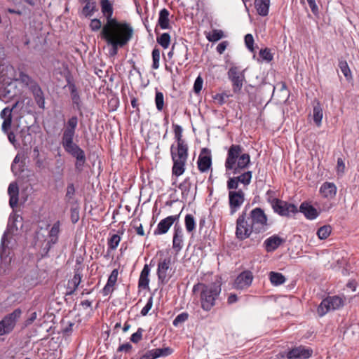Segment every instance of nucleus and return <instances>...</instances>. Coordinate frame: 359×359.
<instances>
[{"mask_svg":"<svg viewBox=\"0 0 359 359\" xmlns=\"http://www.w3.org/2000/svg\"><path fill=\"white\" fill-rule=\"evenodd\" d=\"M268 228V218L264 210L255 208L248 215L245 209L236 219V236L238 240L243 241L252 233H263Z\"/></svg>","mask_w":359,"mask_h":359,"instance_id":"nucleus-1","label":"nucleus"},{"mask_svg":"<svg viewBox=\"0 0 359 359\" xmlns=\"http://www.w3.org/2000/svg\"><path fill=\"white\" fill-rule=\"evenodd\" d=\"M134 30L133 27H127L117 29L101 31L100 37L111 48L109 50L110 56L118 54V48L128 43L133 38Z\"/></svg>","mask_w":359,"mask_h":359,"instance_id":"nucleus-2","label":"nucleus"},{"mask_svg":"<svg viewBox=\"0 0 359 359\" xmlns=\"http://www.w3.org/2000/svg\"><path fill=\"white\" fill-rule=\"evenodd\" d=\"M221 290V284L217 282L209 284L198 283L192 289L194 293L200 292L201 306L205 311H210L215 305Z\"/></svg>","mask_w":359,"mask_h":359,"instance_id":"nucleus-3","label":"nucleus"},{"mask_svg":"<svg viewBox=\"0 0 359 359\" xmlns=\"http://www.w3.org/2000/svg\"><path fill=\"white\" fill-rule=\"evenodd\" d=\"M100 7L101 12L106 20L101 31L132 27L130 23L118 21L113 17L114 8L109 0H100Z\"/></svg>","mask_w":359,"mask_h":359,"instance_id":"nucleus-4","label":"nucleus"},{"mask_svg":"<svg viewBox=\"0 0 359 359\" xmlns=\"http://www.w3.org/2000/svg\"><path fill=\"white\" fill-rule=\"evenodd\" d=\"M72 137L63 136L62 146L68 154L76 159L75 169L80 172L83 170V165L86 163V155L84 151L73 142Z\"/></svg>","mask_w":359,"mask_h":359,"instance_id":"nucleus-5","label":"nucleus"},{"mask_svg":"<svg viewBox=\"0 0 359 359\" xmlns=\"http://www.w3.org/2000/svg\"><path fill=\"white\" fill-rule=\"evenodd\" d=\"M16 81H20L25 86H27L29 90L32 92L34 97V100L41 109H44L45 99L43 93L39 86V85L34 81L28 74L20 72L18 74H16V79H14L13 82L16 83Z\"/></svg>","mask_w":359,"mask_h":359,"instance_id":"nucleus-6","label":"nucleus"},{"mask_svg":"<svg viewBox=\"0 0 359 359\" xmlns=\"http://www.w3.org/2000/svg\"><path fill=\"white\" fill-rule=\"evenodd\" d=\"M21 314V309H16L12 313L4 317L0 321V336L8 334L13 330Z\"/></svg>","mask_w":359,"mask_h":359,"instance_id":"nucleus-7","label":"nucleus"},{"mask_svg":"<svg viewBox=\"0 0 359 359\" xmlns=\"http://www.w3.org/2000/svg\"><path fill=\"white\" fill-rule=\"evenodd\" d=\"M343 304L344 301L341 297L329 296L321 302L318 307L317 312L320 316H323L332 310L339 309Z\"/></svg>","mask_w":359,"mask_h":359,"instance_id":"nucleus-8","label":"nucleus"},{"mask_svg":"<svg viewBox=\"0 0 359 359\" xmlns=\"http://www.w3.org/2000/svg\"><path fill=\"white\" fill-rule=\"evenodd\" d=\"M270 202L273 211L280 216L288 217L290 214H295L298 212L295 205L280 199L273 198Z\"/></svg>","mask_w":359,"mask_h":359,"instance_id":"nucleus-9","label":"nucleus"},{"mask_svg":"<svg viewBox=\"0 0 359 359\" xmlns=\"http://www.w3.org/2000/svg\"><path fill=\"white\" fill-rule=\"evenodd\" d=\"M245 70H240L238 67L232 66L229 68L227 75L232 83V89L234 93H239L245 81Z\"/></svg>","mask_w":359,"mask_h":359,"instance_id":"nucleus-10","label":"nucleus"},{"mask_svg":"<svg viewBox=\"0 0 359 359\" xmlns=\"http://www.w3.org/2000/svg\"><path fill=\"white\" fill-rule=\"evenodd\" d=\"M170 153L172 160H187L188 145L182 136H176V144L171 145Z\"/></svg>","mask_w":359,"mask_h":359,"instance_id":"nucleus-11","label":"nucleus"},{"mask_svg":"<svg viewBox=\"0 0 359 359\" xmlns=\"http://www.w3.org/2000/svg\"><path fill=\"white\" fill-rule=\"evenodd\" d=\"M18 227L15 226L14 222L11 224L10 222L8 224L7 230L4 232L2 236L0 245V259L1 262L8 264L11 262V258L8 257L9 252H7L8 243V233H13L14 231H17Z\"/></svg>","mask_w":359,"mask_h":359,"instance_id":"nucleus-12","label":"nucleus"},{"mask_svg":"<svg viewBox=\"0 0 359 359\" xmlns=\"http://www.w3.org/2000/svg\"><path fill=\"white\" fill-rule=\"evenodd\" d=\"M245 201V193L238 191H229V205L231 215H233L242 206Z\"/></svg>","mask_w":359,"mask_h":359,"instance_id":"nucleus-13","label":"nucleus"},{"mask_svg":"<svg viewBox=\"0 0 359 359\" xmlns=\"http://www.w3.org/2000/svg\"><path fill=\"white\" fill-rule=\"evenodd\" d=\"M312 354L313 350L311 348L299 346L284 352L283 356L287 359H308Z\"/></svg>","mask_w":359,"mask_h":359,"instance_id":"nucleus-14","label":"nucleus"},{"mask_svg":"<svg viewBox=\"0 0 359 359\" xmlns=\"http://www.w3.org/2000/svg\"><path fill=\"white\" fill-rule=\"evenodd\" d=\"M19 104L18 101H15L11 106L6 107L1 111V118L4 119L3 123L1 125V129L4 133H7V135H14L13 132H10L8 133V131L11 128V124H12V111L14 110L18 105Z\"/></svg>","mask_w":359,"mask_h":359,"instance_id":"nucleus-15","label":"nucleus"},{"mask_svg":"<svg viewBox=\"0 0 359 359\" xmlns=\"http://www.w3.org/2000/svg\"><path fill=\"white\" fill-rule=\"evenodd\" d=\"M252 280V273L249 270L244 271L236 277L233 287L236 290L246 289L251 285Z\"/></svg>","mask_w":359,"mask_h":359,"instance_id":"nucleus-16","label":"nucleus"},{"mask_svg":"<svg viewBox=\"0 0 359 359\" xmlns=\"http://www.w3.org/2000/svg\"><path fill=\"white\" fill-rule=\"evenodd\" d=\"M19 90L13 81L8 83L0 88V100L7 102L18 95Z\"/></svg>","mask_w":359,"mask_h":359,"instance_id":"nucleus-17","label":"nucleus"},{"mask_svg":"<svg viewBox=\"0 0 359 359\" xmlns=\"http://www.w3.org/2000/svg\"><path fill=\"white\" fill-rule=\"evenodd\" d=\"M66 81L67 83V86L69 88V90L70 91L71 98L72 100L74 107L76 108L80 112L81 115H82V112H81L82 102H81V99L79 93L77 90V88H76L75 83L73 82L71 76H67Z\"/></svg>","mask_w":359,"mask_h":359,"instance_id":"nucleus-18","label":"nucleus"},{"mask_svg":"<svg viewBox=\"0 0 359 359\" xmlns=\"http://www.w3.org/2000/svg\"><path fill=\"white\" fill-rule=\"evenodd\" d=\"M180 214L168 216L158 224L156 229L154 231V235H162L166 233L171 226L179 220Z\"/></svg>","mask_w":359,"mask_h":359,"instance_id":"nucleus-19","label":"nucleus"},{"mask_svg":"<svg viewBox=\"0 0 359 359\" xmlns=\"http://www.w3.org/2000/svg\"><path fill=\"white\" fill-rule=\"evenodd\" d=\"M241 147L240 145L233 144L228 151L227 158L225 161L226 170H232L236 165L237 158L241 156Z\"/></svg>","mask_w":359,"mask_h":359,"instance_id":"nucleus-20","label":"nucleus"},{"mask_svg":"<svg viewBox=\"0 0 359 359\" xmlns=\"http://www.w3.org/2000/svg\"><path fill=\"white\" fill-rule=\"evenodd\" d=\"M170 258H165L159 262L157 269V276L158 280L162 283H166L170 279V276L168 274L170 266Z\"/></svg>","mask_w":359,"mask_h":359,"instance_id":"nucleus-21","label":"nucleus"},{"mask_svg":"<svg viewBox=\"0 0 359 359\" xmlns=\"http://www.w3.org/2000/svg\"><path fill=\"white\" fill-rule=\"evenodd\" d=\"M172 353V350L169 347L162 348H155L147 351L139 359H156L160 357H166Z\"/></svg>","mask_w":359,"mask_h":359,"instance_id":"nucleus-22","label":"nucleus"},{"mask_svg":"<svg viewBox=\"0 0 359 359\" xmlns=\"http://www.w3.org/2000/svg\"><path fill=\"white\" fill-rule=\"evenodd\" d=\"M183 230L181 226L176 223L174 226V234L172 238V248L177 254L183 247Z\"/></svg>","mask_w":359,"mask_h":359,"instance_id":"nucleus-23","label":"nucleus"},{"mask_svg":"<svg viewBox=\"0 0 359 359\" xmlns=\"http://www.w3.org/2000/svg\"><path fill=\"white\" fill-rule=\"evenodd\" d=\"M285 242V238L274 234L264 241V246L266 252H271L275 251Z\"/></svg>","mask_w":359,"mask_h":359,"instance_id":"nucleus-24","label":"nucleus"},{"mask_svg":"<svg viewBox=\"0 0 359 359\" xmlns=\"http://www.w3.org/2000/svg\"><path fill=\"white\" fill-rule=\"evenodd\" d=\"M81 271L79 268L76 266L74 269V275L72 280L68 281L67 284V291L66 292L67 295H72L74 292L77 290L79 284L81 281Z\"/></svg>","mask_w":359,"mask_h":359,"instance_id":"nucleus-25","label":"nucleus"},{"mask_svg":"<svg viewBox=\"0 0 359 359\" xmlns=\"http://www.w3.org/2000/svg\"><path fill=\"white\" fill-rule=\"evenodd\" d=\"M33 136H8L9 141L16 147L15 142H18L20 144V142L22 144V150L24 153H27L32 149Z\"/></svg>","mask_w":359,"mask_h":359,"instance_id":"nucleus-26","label":"nucleus"},{"mask_svg":"<svg viewBox=\"0 0 359 359\" xmlns=\"http://www.w3.org/2000/svg\"><path fill=\"white\" fill-rule=\"evenodd\" d=\"M60 222L57 221L53 224L50 230L48 232L49 240L46 245L45 249L47 252L50 249L53 245L55 244L58 241V236L60 233Z\"/></svg>","mask_w":359,"mask_h":359,"instance_id":"nucleus-27","label":"nucleus"},{"mask_svg":"<svg viewBox=\"0 0 359 359\" xmlns=\"http://www.w3.org/2000/svg\"><path fill=\"white\" fill-rule=\"evenodd\" d=\"M299 211L304 214L306 219L310 220L316 219L319 215L316 208L307 202H303L300 205Z\"/></svg>","mask_w":359,"mask_h":359,"instance_id":"nucleus-28","label":"nucleus"},{"mask_svg":"<svg viewBox=\"0 0 359 359\" xmlns=\"http://www.w3.org/2000/svg\"><path fill=\"white\" fill-rule=\"evenodd\" d=\"M320 193L325 198H333L337 194V187L333 182H324L320 187Z\"/></svg>","mask_w":359,"mask_h":359,"instance_id":"nucleus-29","label":"nucleus"},{"mask_svg":"<svg viewBox=\"0 0 359 359\" xmlns=\"http://www.w3.org/2000/svg\"><path fill=\"white\" fill-rule=\"evenodd\" d=\"M250 163V156L248 154H243L239 158H237V164L234 165L233 170V174L236 175L241 173V172L245 169Z\"/></svg>","mask_w":359,"mask_h":359,"instance_id":"nucleus-30","label":"nucleus"},{"mask_svg":"<svg viewBox=\"0 0 359 359\" xmlns=\"http://www.w3.org/2000/svg\"><path fill=\"white\" fill-rule=\"evenodd\" d=\"M0 74L4 81L6 79L13 81L14 79H16L17 72L12 65L3 64L0 65Z\"/></svg>","mask_w":359,"mask_h":359,"instance_id":"nucleus-31","label":"nucleus"},{"mask_svg":"<svg viewBox=\"0 0 359 359\" xmlns=\"http://www.w3.org/2000/svg\"><path fill=\"white\" fill-rule=\"evenodd\" d=\"M150 268L148 264H144L138 280V287L142 289L149 288Z\"/></svg>","mask_w":359,"mask_h":359,"instance_id":"nucleus-32","label":"nucleus"},{"mask_svg":"<svg viewBox=\"0 0 359 359\" xmlns=\"http://www.w3.org/2000/svg\"><path fill=\"white\" fill-rule=\"evenodd\" d=\"M98 11L97 3L95 2H87L85 6L82 8L79 12V15L81 17L86 18H91L95 12Z\"/></svg>","mask_w":359,"mask_h":359,"instance_id":"nucleus-33","label":"nucleus"},{"mask_svg":"<svg viewBox=\"0 0 359 359\" xmlns=\"http://www.w3.org/2000/svg\"><path fill=\"white\" fill-rule=\"evenodd\" d=\"M254 4L259 15L266 16L269 14L270 0H255Z\"/></svg>","mask_w":359,"mask_h":359,"instance_id":"nucleus-34","label":"nucleus"},{"mask_svg":"<svg viewBox=\"0 0 359 359\" xmlns=\"http://www.w3.org/2000/svg\"><path fill=\"white\" fill-rule=\"evenodd\" d=\"M169 15L170 13L166 8H163L160 11L158 25L161 29H165L169 28Z\"/></svg>","mask_w":359,"mask_h":359,"instance_id":"nucleus-35","label":"nucleus"},{"mask_svg":"<svg viewBox=\"0 0 359 359\" xmlns=\"http://www.w3.org/2000/svg\"><path fill=\"white\" fill-rule=\"evenodd\" d=\"M198 168L201 172H205L208 170L211 166L212 160L210 156L200 155L198 159Z\"/></svg>","mask_w":359,"mask_h":359,"instance_id":"nucleus-36","label":"nucleus"},{"mask_svg":"<svg viewBox=\"0 0 359 359\" xmlns=\"http://www.w3.org/2000/svg\"><path fill=\"white\" fill-rule=\"evenodd\" d=\"M78 124V118L75 116L71 117L65 124V130L63 135H74L75 129Z\"/></svg>","mask_w":359,"mask_h":359,"instance_id":"nucleus-37","label":"nucleus"},{"mask_svg":"<svg viewBox=\"0 0 359 359\" xmlns=\"http://www.w3.org/2000/svg\"><path fill=\"white\" fill-rule=\"evenodd\" d=\"M173 166L172 168V172L173 175L179 177L182 175L185 170V163L187 161L183 160H172Z\"/></svg>","mask_w":359,"mask_h":359,"instance_id":"nucleus-38","label":"nucleus"},{"mask_svg":"<svg viewBox=\"0 0 359 359\" xmlns=\"http://www.w3.org/2000/svg\"><path fill=\"white\" fill-rule=\"evenodd\" d=\"M25 158V154L18 153L11 165V170L14 173V175H16V172L15 170H21L22 167L25 165L24 160Z\"/></svg>","mask_w":359,"mask_h":359,"instance_id":"nucleus-39","label":"nucleus"},{"mask_svg":"<svg viewBox=\"0 0 359 359\" xmlns=\"http://www.w3.org/2000/svg\"><path fill=\"white\" fill-rule=\"evenodd\" d=\"M269 279L271 284L275 286L280 285L286 281V278L282 273L274 271L269 273Z\"/></svg>","mask_w":359,"mask_h":359,"instance_id":"nucleus-40","label":"nucleus"},{"mask_svg":"<svg viewBox=\"0 0 359 359\" xmlns=\"http://www.w3.org/2000/svg\"><path fill=\"white\" fill-rule=\"evenodd\" d=\"M191 187V182L189 177L185 178L183 180V182L179 184L178 188L182 191V198H186L188 196V194L190 191Z\"/></svg>","mask_w":359,"mask_h":359,"instance_id":"nucleus-41","label":"nucleus"},{"mask_svg":"<svg viewBox=\"0 0 359 359\" xmlns=\"http://www.w3.org/2000/svg\"><path fill=\"white\" fill-rule=\"evenodd\" d=\"M339 67L340 68L344 76L346 77V80L350 81L352 79L351 72L346 60L340 59L339 60Z\"/></svg>","mask_w":359,"mask_h":359,"instance_id":"nucleus-42","label":"nucleus"},{"mask_svg":"<svg viewBox=\"0 0 359 359\" xmlns=\"http://www.w3.org/2000/svg\"><path fill=\"white\" fill-rule=\"evenodd\" d=\"M313 121L317 125H320L323 118V109L319 102L313 107Z\"/></svg>","mask_w":359,"mask_h":359,"instance_id":"nucleus-43","label":"nucleus"},{"mask_svg":"<svg viewBox=\"0 0 359 359\" xmlns=\"http://www.w3.org/2000/svg\"><path fill=\"white\" fill-rule=\"evenodd\" d=\"M224 37V32L220 29H213L206 34L207 39L210 42H216Z\"/></svg>","mask_w":359,"mask_h":359,"instance_id":"nucleus-44","label":"nucleus"},{"mask_svg":"<svg viewBox=\"0 0 359 359\" xmlns=\"http://www.w3.org/2000/svg\"><path fill=\"white\" fill-rule=\"evenodd\" d=\"M184 224L187 232H192L196 228V222L194 216L191 214H187L184 218Z\"/></svg>","mask_w":359,"mask_h":359,"instance_id":"nucleus-45","label":"nucleus"},{"mask_svg":"<svg viewBox=\"0 0 359 359\" xmlns=\"http://www.w3.org/2000/svg\"><path fill=\"white\" fill-rule=\"evenodd\" d=\"M75 194L76 189L74 184L72 182L69 183L66 189V194L65 196V201L67 203H72V200L74 198Z\"/></svg>","mask_w":359,"mask_h":359,"instance_id":"nucleus-46","label":"nucleus"},{"mask_svg":"<svg viewBox=\"0 0 359 359\" xmlns=\"http://www.w3.org/2000/svg\"><path fill=\"white\" fill-rule=\"evenodd\" d=\"M157 43L163 48L166 49L170 43V36L168 33H163L156 38Z\"/></svg>","mask_w":359,"mask_h":359,"instance_id":"nucleus-47","label":"nucleus"},{"mask_svg":"<svg viewBox=\"0 0 359 359\" xmlns=\"http://www.w3.org/2000/svg\"><path fill=\"white\" fill-rule=\"evenodd\" d=\"M121 241V237L118 234H113L107 241L108 250H114L117 248Z\"/></svg>","mask_w":359,"mask_h":359,"instance_id":"nucleus-48","label":"nucleus"},{"mask_svg":"<svg viewBox=\"0 0 359 359\" xmlns=\"http://www.w3.org/2000/svg\"><path fill=\"white\" fill-rule=\"evenodd\" d=\"M155 104L158 111H161L164 107V95L162 92L156 89Z\"/></svg>","mask_w":359,"mask_h":359,"instance_id":"nucleus-49","label":"nucleus"},{"mask_svg":"<svg viewBox=\"0 0 359 359\" xmlns=\"http://www.w3.org/2000/svg\"><path fill=\"white\" fill-rule=\"evenodd\" d=\"M332 227L330 225H324L317 231V235L321 240L326 239L331 233Z\"/></svg>","mask_w":359,"mask_h":359,"instance_id":"nucleus-50","label":"nucleus"},{"mask_svg":"<svg viewBox=\"0 0 359 359\" xmlns=\"http://www.w3.org/2000/svg\"><path fill=\"white\" fill-rule=\"evenodd\" d=\"M189 318V314L187 312H182L177 315L174 320L172 321V325L175 327H178L180 325L184 323Z\"/></svg>","mask_w":359,"mask_h":359,"instance_id":"nucleus-51","label":"nucleus"},{"mask_svg":"<svg viewBox=\"0 0 359 359\" xmlns=\"http://www.w3.org/2000/svg\"><path fill=\"white\" fill-rule=\"evenodd\" d=\"M152 69H157L159 67L160 60V50L158 48H154L152 50Z\"/></svg>","mask_w":359,"mask_h":359,"instance_id":"nucleus-52","label":"nucleus"},{"mask_svg":"<svg viewBox=\"0 0 359 359\" xmlns=\"http://www.w3.org/2000/svg\"><path fill=\"white\" fill-rule=\"evenodd\" d=\"M259 56L263 60H265L267 62H270L273 59V54L271 53L270 49L268 48L261 49L259 50Z\"/></svg>","mask_w":359,"mask_h":359,"instance_id":"nucleus-53","label":"nucleus"},{"mask_svg":"<svg viewBox=\"0 0 359 359\" xmlns=\"http://www.w3.org/2000/svg\"><path fill=\"white\" fill-rule=\"evenodd\" d=\"M89 27L92 32H97L102 30L103 25L100 19L93 18L90 22Z\"/></svg>","mask_w":359,"mask_h":359,"instance_id":"nucleus-54","label":"nucleus"},{"mask_svg":"<svg viewBox=\"0 0 359 359\" xmlns=\"http://www.w3.org/2000/svg\"><path fill=\"white\" fill-rule=\"evenodd\" d=\"M144 332V329H142V327H139L137 329V332L133 333L131 335V337L130 338V341H132L134 344L139 343L142 339V335H143Z\"/></svg>","mask_w":359,"mask_h":359,"instance_id":"nucleus-55","label":"nucleus"},{"mask_svg":"<svg viewBox=\"0 0 359 359\" xmlns=\"http://www.w3.org/2000/svg\"><path fill=\"white\" fill-rule=\"evenodd\" d=\"M245 44L246 46V47L248 48V49L251 51V52H253L254 51V38L252 36V35L251 34H247L245 36Z\"/></svg>","mask_w":359,"mask_h":359,"instance_id":"nucleus-56","label":"nucleus"},{"mask_svg":"<svg viewBox=\"0 0 359 359\" xmlns=\"http://www.w3.org/2000/svg\"><path fill=\"white\" fill-rule=\"evenodd\" d=\"M118 274V269H114L109 275L107 283L109 284V285L114 287L117 281Z\"/></svg>","mask_w":359,"mask_h":359,"instance_id":"nucleus-57","label":"nucleus"},{"mask_svg":"<svg viewBox=\"0 0 359 359\" xmlns=\"http://www.w3.org/2000/svg\"><path fill=\"white\" fill-rule=\"evenodd\" d=\"M152 306H153V297L151 296L149 297V298L147 300V302L146 304V305L142 308V309L141 310V315L142 316H145L148 314L149 311L151 310V309L152 308Z\"/></svg>","mask_w":359,"mask_h":359,"instance_id":"nucleus-58","label":"nucleus"},{"mask_svg":"<svg viewBox=\"0 0 359 359\" xmlns=\"http://www.w3.org/2000/svg\"><path fill=\"white\" fill-rule=\"evenodd\" d=\"M8 194L9 196H18L19 188L16 182H12L8 188Z\"/></svg>","mask_w":359,"mask_h":359,"instance_id":"nucleus-59","label":"nucleus"},{"mask_svg":"<svg viewBox=\"0 0 359 359\" xmlns=\"http://www.w3.org/2000/svg\"><path fill=\"white\" fill-rule=\"evenodd\" d=\"M203 79L200 76H198L196 79L194 84V91L195 92V93L198 94L201 92L203 87Z\"/></svg>","mask_w":359,"mask_h":359,"instance_id":"nucleus-60","label":"nucleus"},{"mask_svg":"<svg viewBox=\"0 0 359 359\" xmlns=\"http://www.w3.org/2000/svg\"><path fill=\"white\" fill-rule=\"evenodd\" d=\"M241 175V179H242V184L244 185H248L252 179V172L251 171H247L244 172L243 173H239Z\"/></svg>","mask_w":359,"mask_h":359,"instance_id":"nucleus-61","label":"nucleus"},{"mask_svg":"<svg viewBox=\"0 0 359 359\" xmlns=\"http://www.w3.org/2000/svg\"><path fill=\"white\" fill-rule=\"evenodd\" d=\"M238 183L233 177H230L227 181V189L229 191H237Z\"/></svg>","mask_w":359,"mask_h":359,"instance_id":"nucleus-62","label":"nucleus"},{"mask_svg":"<svg viewBox=\"0 0 359 359\" xmlns=\"http://www.w3.org/2000/svg\"><path fill=\"white\" fill-rule=\"evenodd\" d=\"M71 221L73 224H75L78 222L79 219V210L76 208H71Z\"/></svg>","mask_w":359,"mask_h":359,"instance_id":"nucleus-63","label":"nucleus"},{"mask_svg":"<svg viewBox=\"0 0 359 359\" xmlns=\"http://www.w3.org/2000/svg\"><path fill=\"white\" fill-rule=\"evenodd\" d=\"M228 96L226 94H216L214 96V100L220 105L223 104L226 102V99Z\"/></svg>","mask_w":359,"mask_h":359,"instance_id":"nucleus-64","label":"nucleus"}]
</instances>
